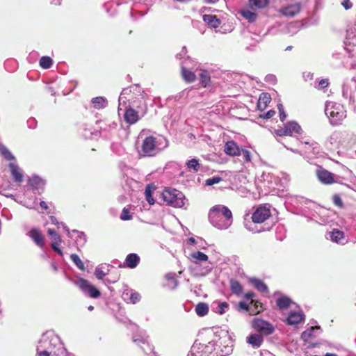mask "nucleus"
I'll use <instances>...</instances> for the list:
<instances>
[{
	"label": "nucleus",
	"mask_w": 356,
	"mask_h": 356,
	"mask_svg": "<svg viewBox=\"0 0 356 356\" xmlns=\"http://www.w3.org/2000/svg\"><path fill=\"white\" fill-rule=\"evenodd\" d=\"M142 139L141 149L139 154L142 157L154 156L168 146V140L162 136H143L140 134Z\"/></svg>",
	"instance_id": "f257e3e1"
},
{
	"label": "nucleus",
	"mask_w": 356,
	"mask_h": 356,
	"mask_svg": "<svg viewBox=\"0 0 356 356\" xmlns=\"http://www.w3.org/2000/svg\"><path fill=\"white\" fill-rule=\"evenodd\" d=\"M209 220L216 228L221 230L227 229L232 224V213L227 207L218 204L210 209Z\"/></svg>",
	"instance_id": "f03ea898"
},
{
	"label": "nucleus",
	"mask_w": 356,
	"mask_h": 356,
	"mask_svg": "<svg viewBox=\"0 0 356 356\" xmlns=\"http://www.w3.org/2000/svg\"><path fill=\"white\" fill-rule=\"evenodd\" d=\"M37 350L49 351L57 356H64L67 352L60 337L52 332H47L42 335Z\"/></svg>",
	"instance_id": "7ed1b4c3"
},
{
	"label": "nucleus",
	"mask_w": 356,
	"mask_h": 356,
	"mask_svg": "<svg viewBox=\"0 0 356 356\" xmlns=\"http://www.w3.org/2000/svg\"><path fill=\"white\" fill-rule=\"evenodd\" d=\"M144 99V92L139 85H132L124 88L119 97L118 112L122 110V106L131 104L132 106L139 107Z\"/></svg>",
	"instance_id": "20e7f679"
},
{
	"label": "nucleus",
	"mask_w": 356,
	"mask_h": 356,
	"mask_svg": "<svg viewBox=\"0 0 356 356\" xmlns=\"http://www.w3.org/2000/svg\"><path fill=\"white\" fill-rule=\"evenodd\" d=\"M325 113L333 126L341 124L342 121L346 118V111L343 106L334 102H326Z\"/></svg>",
	"instance_id": "39448f33"
},
{
	"label": "nucleus",
	"mask_w": 356,
	"mask_h": 356,
	"mask_svg": "<svg viewBox=\"0 0 356 356\" xmlns=\"http://www.w3.org/2000/svg\"><path fill=\"white\" fill-rule=\"evenodd\" d=\"M161 196L166 204L176 208H182L187 202L184 195L175 188H165Z\"/></svg>",
	"instance_id": "423d86ee"
},
{
	"label": "nucleus",
	"mask_w": 356,
	"mask_h": 356,
	"mask_svg": "<svg viewBox=\"0 0 356 356\" xmlns=\"http://www.w3.org/2000/svg\"><path fill=\"white\" fill-rule=\"evenodd\" d=\"M277 3L280 6L278 13L286 17L293 18L301 10V3L296 0H277Z\"/></svg>",
	"instance_id": "0eeeda50"
},
{
	"label": "nucleus",
	"mask_w": 356,
	"mask_h": 356,
	"mask_svg": "<svg viewBox=\"0 0 356 356\" xmlns=\"http://www.w3.org/2000/svg\"><path fill=\"white\" fill-rule=\"evenodd\" d=\"M218 341L211 340L207 344L198 342L197 340L191 346L188 356H214L213 352L216 350Z\"/></svg>",
	"instance_id": "6e6552de"
},
{
	"label": "nucleus",
	"mask_w": 356,
	"mask_h": 356,
	"mask_svg": "<svg viewBox=\"0 0 356 356\" xmlns=\"http://www.w3.org/2000/svg\"><path fill=\"white\" fill-rule=\"evenodd\" d=\"M346 134L339 131H335L326 139L325 145L331 150H338L345 143Z\"/></svg>",
	"instance_id": "1a4fd4ad"
},
{
	"label": "nucleus",
	"mask_w": 356,
	"mask_h": 356,
	"mask_svg": "<svg viewBox=\"0 0 356 356\" xmlns=\"http://www.w3.org/2000/svg\"><path fill=\"white\" fill-rule=\"evenodd\" d=\"M181 76L185 81L187 83H193L196 79V74L197 69L194 71L193 61L190 58L186 59L181 64Z\"/></svg>",
	"instance_id": "9d476101"
},
{
	"label": "nucleus",
	"mask_w": 356,
	"mask_h": 356,
	"mask_svg": "<svg viewBox=\"0 0 356 356\" xmlns=\"http://www.w3.org/2000/svg\"><path fill=\"white\" fill-rule=\"evenodd\" d=\"M252 327L261 335H270L275 331L273 324L261 318H254L252 322Z\"/></svg>",
	"instance_id": "9b49d317"
},
{
	"label": "nucleus",
	"mask_w": 356,
	"mask_h": 356,
	"mask_svg": "<svg viewBox=\"0 0 356 356\" xmlns=\"http://www.w3.org/2000/svg\"><path fill=\"white\" fill-rule=\"evenodd\" d=\"M76 284L85 295L91 298H97L101 296L99 290L92 285L87 280L80 278Z\"/></svg>",
	"instance_id": "f8f14e48"
},
{
	"label": "nucleus",
	"mask_w": 356,
	"mask_h": 356,
	"mask_svg": "<svg viewBox=\"0 0 356 356\" xmlns=\"http://www.w3.org/2000/svg\"><path fill=\"white\" fill-rule=\"evenodd\" d=\"M270 206L264 204L259 206L252 213V220L254 223H262L271 216Z\"/></svg>",
	"instance_id": "ddd939ff"
},
{
	"label": "nucleus",
	"mask_w": 356,
	"mask_h": 356,
	"mask_svg": "<svg viewBox=\"0 0 356 356\" xmlns=\"http://www.w3.org/2000/svg\"><path fill=\"white\" fill-rule=\"evenodd\" d=\"M343 50L348 57H356V34L353 32L347 31Z\"/></svg>",
	"instance_id": "4468645a"
},
{
	"label": "nucleus",
	"mask_w": 356,
	"mask_h": 356,
	"mask_svg": "<svg viewBox=\"0 0 356 356\" xmlns=\"http://www.w3.org/2000/svg\"><path fill=\"white\" fill-rule=\"evenodd\" d=\"M316 175L318 180L324 184L339 183V177L334 175L325 169L320 168L317 170Z\"/></svg>",
	"instance_id": "2eb2a0df"
},
{
	"label": "nucleus",
	"mask_w": 356,
	"mask_h": 356,
	"mask_svg": "<svg viewBox=\"0 0 356 356\" xmlns=\"http://www.w3.org/2000/svg\"><path fill=\"white\" fill-rule=\"evenodd\" d=\"M28 184L35 193L41 194L44 191L46 181L39 176L33 175L29 178Z\"/></svg>",
	"instance_id": "dca6fc26"
},
{
	"label": "nucleus",
	"mask_w": 356,
	"mask_h": 356,
	"mask_svg": "<svg viewBox=\"0 0 356 356\" xmlns=\"http://www.w3.org/2000/svg\"><path fill=\"white\" fill-rule=\"evenodd\" d=\"M326 238L338 245H343L348 243V238L344 232L338 229H334L331 232H327Z\"/></svg>",
	"instance_id": "f3484780"
},
{
	"label": "nucleus",
	"mask_w": 356,
	"mask_h": 356,
	"mask_svg": "<svg viewBox=\"0 0 356 356\" xmlns=\"http://www.w3.org/2000/svg\"><path fill=\"white\" fill-rule=\"evenodd\" d=\"M124 106L125 111L124 113V120L129 124H136L139 120L138 113L135 111L131 106V104L122 105Z\"/></svg>",
	"instance_id": "a211bd4d"
},
{
	"label": "nucleus",
	"mask_w": 356,
	"mask_h": 356,
	"mask_svg": "<svg viewBox=\"0 0 356 356\" xmlns=\"http://www.w3.org/2000/svg\"><path fill=\"white\" fill-rule=\"evenodd\" d=\"M8 168L13 181L17 184H21L24 177L23 170L16 163H10Z\"/></svg>",
	"instance_id": "6ab92c4d"
},
{
	"label": "nucleus",
	"mask_w": 356,
	"mask_h": 356,
	"mask_svg": "<svg viewBox=\"0 0 356 356\" xmlns=\"http://www.w3.org/2000/svg\"><path fill=\"white\" fill-rule=\"evenodd\" d=\"M305 316L302 311L300 312H290L286 319V323L289 325H298L305 321Z\"/></svg>",
	"instance_id": "aec40b11"
},
{
	"label": "nucleus",
	"mask_w": 356,
	"mask_h": 356,
	"mask_svg": "<svg viewBox=\"0 0 356 356\" xmlns=\"http://www.w3.org/2000/svg\"><path fill=\"white\" fill-rule=\"evenodd\" d=\"M80 134L86 139L92 138L93 136H99L101 134L100 131L95 130L90 126L83 124L79 129Z\"/></svg>",
	"instance_id": "412c9836"
},
{
	"label": "nucleus",
	"mask_w": 356,
	"mask_h": 356,
	"mask_svg": "<svg viewBox=\"0 0 356 356\" xmlns=\"http://www.w3.org/2000/svg\"><path fill=\"white\" fill-rule=\"evenodd\" d=\"M254 307H256L255 310L251 311V308L245 302L241 301L238 305V311L243 313H249L250 315H254L263 310L261 303L259 302H256L254 303Z\"/></svg>",
	"instance_id": "4be33fe9"
},
{
	"label": "nucleus",
	"mask_w": 356,
	"mask_h": 356,
	"mask_svg": "<svg viewBox=\"0 0 356 356\" xmlns=\"http://www.w3.org/2000/svg\"><path fill=\"white\" fill-rule=\"evenodd\" d=\"M140 257L136 253H129L127 255L123 267H127L131 269L135 268L140 263Z\"/></svg>",
	"instance_id": "5701e85b"
},
{
	"label": "nucleus",
	"mask_w": 356,
	"mask_h": 356,
	"mask_svg": "<svg viewBox=\"0 0 356 356\" xmlns=\"http://www.w3.org/2000/svg\"><path fill=\"white\" fill-rule=\"evenodd\" d=\"M29 236L35 242V243L40 248L44 245V238L41 232L36 229L32 228L29 232Z\"/></svg>",
	"instance_id": "b1692460"
},
{
	"label": "nucleus",
	"mask_w": 356,
	"mask_h": 356,
	"mask_svg": "<svg viewBox=\"0 0 356 356\" xmlns=\"http://www.w3.org/2000/svg\"><path fill=\"white\" fill-rule=\"evenodd\" d=\"M321 330L320 326L311 327L310 328L305 330L301 334V339L304 341H308L312 337H316L321 333Z\"/></svg>",
	"instance_id": "393cba45"
},
{
	"label": "nucleus",
	"mask_w": 356,
	"mask_h": 356,
	"mask_svg": "<svg viewBox=\"0 0 356 356\" xmlns=\"http://www.w3.org/2000/svg\"><path fill=\"white\" fill-rule=\"evenodd\" d=\"M192 273L195 276H205L211 272V268L209 266H201L200 264H193L191 266Z\"/></svg>",
	"instance_id": "a878e982"
},
{
	"label": "nucleus",
	"mask_w": 356,
	"mask_h": 356,
	"mask_svg": "<svg viewBox=\"0 0 356 356\" xmlns=\"http://www.w3.org/2000/svg\"><path fill=\"white\" fill-rule=\"evenodd\" d=\"M122 298L129 303L136 304L140 300V295L133 290H127L123 292Z\"/></svg>",
	"instance_id": "bb28decb"
},
{
	"label": "nucleus",
	"mask_w": 356,
	"mask_h": 356,
	"mask_svg": "<svg viewBox=\"0 0 356 356\" xmlns=\"http://www.w3.org/2000/svg\"><path fill=\"white\" fill-rule=\"evenodd\" d=\"M247 343L251 345L254 348H259L263 341L264 337L261 334L254 333L247 337Z\"/></svg>",
	"instance_id": "cd10ccee"
},
{
	"label": "nucleus",
	"mask_w": 356,
	"mask_h": 356,
	"mask_svg": "<svg viewBox=\"0 0 356 356\" xmlns=\"http://www.w3.org/2000/svg\"><path fill=\"white\" fill-rule=\"evenodd\" d=\"M240 147L234 140H229L225 145V152L229 156H238L240 154Z\"/></svg>",
	"instance_id": "c85d7f7f"
},
{
	"label": "nucleus",
	"mask_w": 356,
	"mask_h": 356,
	"mask_svg": "<svg viewBox=\"0 0 356 356\" xmlns=\"http://www.w3.org/2000/svg\"><path fill=\"white\" fill-rule=\"evenodd\" d=\"M203 21L211 29L218 28L221 24V21L216 16L213 15H204Z\"/></svg>",
	"instance_id": "c756f323"
},
{
	"label": "nucleus",
	"mask_w": 356,
	"mask_h": 356,
	"mask_svg": "<svg viewBox=\"0 0 356 356\" xmlns=\"http://www.w3.org/2000/svg\"><path fill=\"white\" fill-rule=\"evenodd\" d=\"M112 267L109 264H102L96 267L95 275L97 279L101 280L108 273L110 268Z\"/></svg>",
	"instance_id": "7c9ffc66"
},
{
	"label": "nucleus",
	"mask_w": 356,
	"mask_h": 356,
	"mask_svg": "<svg viewBox=\"0 0 356 356\" xmlns=\"http://www.w3.org/2000/svg\"><path fill=\"white\" fill-rule=\"evenodd\" d=\"M197 72H198L197 75L200 77V82L202 86L207 87L209 86L211 79L210 72L203 69L197 70Z\"/></svg>",
	"instance_id": "2f4dec72"
},
{
	"label": "nucleus",
	"mask_w": 356,
	"mask_h": 356,
	"mask_svg": "<svg viewBox=\"0 0 356 356\" xmlns=\"http://www.w3.org/2000/svg\"><path fill=\"white\" fill-rule=\"evenodd\" d=\"M228 307L229 305L227 302L214 301L211 304L212 311L219 314H224Z\"/></svg>",
	"instance_id": "473e14b6"
},
{
	"label": "nucleus",
	"mask_w": 356,
	"mask_h": 356,
	"mask_svg": "<svg viewBox=\"0 0 356 356\" xmlns=\"http://www.w3.org/2000/svg\"><path fill=\"white\" fill-rule=\"evenodd\" d=\"M292 303V300L286 296H281L276 300V305L281 310L287 309Z\"/></svg>",
	"instance_id": "72a5a7b5"
},
{
	"label": "nucleus",
	"mask_w": 356,
	"mask_h": 356,
	"mask_svg": "<svg viewBox=\"0 0 356 356\" xmlns=\"http://www.w3.org/2000/svg\"><path fill=\"white\" fill-rule=\"evenodd\" d=\"M270 0H248V5L251 9H264L269 4Z\"/></svg>",
	"instance_id": "f704fd0d"
},
{
	"label": "nucleus",
	"mask_w": 356,
	"mask_h": 356,
	"mask_svg": "<svg viewBox=\"0 0 356 356\" xmlns=\"http://www.w3.org/2000/svg\"><path fill=\"white\" fill-rule=\"evenodd\" d=\"M72 233L76 234L75 243L77 246L81 248L83 247L87 242L86 234L83 232H81L76 229H73Z\"/></svg>",
	"instance_id": "c9c22d12"
},
{
	"label": "nucleus",
	"mask_w": 356,
	"mask_h": 356,
	"mask_svg": "<svg viewBox=\"0 0 356 356\" xmlns=\"http://www.w3.org/2000/svg\"><path fill=\"white\" fill-rule=\"evenodd\" d=\"M92 106L96 109H102L106 107L108 102L107 99L104 97H96L91 99Z\"/></svg>",
	"instance_id": "e433bc0d"
},
{
	"label": "nucleus",
	"mask_w": 356,
	"mask_h": 356,
	"mask_svg": "<svg viewBox=\"0 0 356 356\" xmlns=\"http://www.w3.org/2000/svg\"><path fill=\"white\" fill-rule=\"evenodd\" d=\"M289 136L293 134H300L302 129L301 127L295 121H291L285 124Z\"/></svg>",
	"instance_id": "4c0bfd02"
},
{
	"label": "nucleus",
	"mask_w": 356,
	"mask_h": 356,
	"mask_svg": "<svg viewBox=\"0 0 356 356\" xmlns=\"http://www.w3.org/2000/svg\"><path fill=\"white\" fill-rule=\"evenodd\" d=\"M191 260L193 264H199L200 261H207L208 256L200 251H197L191 254Z\"/></svg>",
	"instance_id": "58836bf2"
},
{
	"label": "nucleus",
	"mask_w": 356,
	"mask_h": 356,
	"mask_svg": "<svg viewBox=\"0 0 356 356\" xmlns=\"http://www.w3.org/2000/svg\"><path fill=\"white\" fill-rule=\"evenodd\" d=\"M270 96L268 93H261L259 98L258 108L261 110H264L267 106V104L270 102Z\"/></svg>",
	"instance_id": "ea45409f"
},
{
	"label": "nucleus",
	"mask_w": 356,
	"mask_h": 356,
	"mask_svg": "<svg viewBox=\"0 0 356 356\" xmlns=\"http://www.w3.org/2000/svg\"><path fill=\"white\" fill-rule=\"evenodd\" d=\"M133 341L137 344V346L141 348L143 352L147 353L148 351L152 350V346L149 344L146 339H134Z\"/></svg>",
	"instance_id": "a19ab883"
},
{
	"label": "nucleus",
	"mask_w": 356,
	"mask_h": 356,
	"mask_svg": "<svg viewBox=\"0 0 356 356\" xmlns=\"http://www.w3.org/2000/svg\"><path fill=\"white\" fill-rule=\"evenodd\" d=\"M251 283L261 293L268 292L267 285L262 280L257 278H253L251 280Z\"/></svg>",
	"instance_id": "79ce46f5"
},
{
	"label": "nucleus",
	"mask_w": 356,
	"mask_h": 356,
	"mask_svg": "<svg viewBox=\"0 0 356 356\" xmlns=\"http://www.w3.org/2000/svg\"><path fill=\"white\" fill-rule=\"evenodd\" d=\"M186 168L188 171L193 172H197L200 170V164L197 159H192L188 160L186 163Z\"/></svg>",
	"instance_id": "37998d69"
},
{
	"label": "nucleus",
	"mask_w": 356,
	"mask_h": 356,
	"mask_svg": "<svg viewBox=\"0 0 356 356\" xmlns=\"http://www.w3.org/2000/svg\"><path fill=\"white\" fill-rule=\"evenodd\" d=\"M239 13L250 22H254L257 18V13L250 10L248 8L241 9Z\"/></svg>",
	"instance_id": "c03bdc74"
},
{
	"label": "nucleus",
	"mask_w": 356,
	"mask_h": 356,
	"mask_svg": "<svg viewBox=\"0 0 356 356\" xmlns=\"http://www.w3.org/2000/svg\"><path fill=\"white\" fill-rule=\"evenodd\" d=\"M220 346H219V348L220 349L217 351V353H216L217 356H227L232 353V350H233L232 345H229V344L222 345V341H220Z\"/></svg>",
	"instance_id": "a18cd8bd"
},
{
	"label": "nucleus",
	"mask_w": 356,
	"mask_h": 356,
	"mask_svg": "<svg viewBox=\"0 0 356 356\" xmlns=\"http://www.w3.org/2000/svg\"><path fill=\"white\" fill-rule=\"evenodd\" d=\"M230 289L233 293L240 296L243 292V287L240 282L236 280L232 279L229 282Z\"/></svg>",
	"instance_id": "49530a36"
},
{
	"label": "nucleus",
	"mask_w": 356,
	"mask_h": 356,
	"mask_svg": "<svg viewBox=\"0 0 356 356\" xmlns=\"http://www.w3.org/2000/svg\"><path fill=\"white\" fill-rule=\"evenodd\" d=\"M0 154L7 161H15V157L2 143H0Z\"/></svg>",
	"instance_id": "de8ad7c7"
},
{
	"label": "nucleus",
	"mask_w": 356,
	"mask_h": 356,
	"mask_svg": "<svg viewBox=\"0 0 356 356\" xmlns=\"http://www.w3.org/2000/svg\"><path fill=\"white\" fill-rule=\"evenodd\" d=\"M209 306L207 303L199 302L195 307V312L199 316H204L208 314Z\"/></svg>",
	"instance_id": "09e8293b"
},
{
	"label": "nucleus",
	"mask_w": 356,
	"mask_h": 356,
	"mask_svg": "<svg viewBox=\"0 0 356 356\" xmlns=\"http://www.w3.org/2000/svg\"><path fill=\"white\" fill-rule=\"evenodd\" d=\"M273 179H275L274 176L266 172H263L260 177V181L264 184H266V186L268 188L273 187Z\"/></svg>",
	"instance_id": "8fccbe9b"
},
{
	"label": "nucleus",
	"mask_w": 356,
	"mask_h": 356,
	"mask_svg": "<svg viewBox=\"0 0 356 356\" xmlns=\"http://www.w3.org/2000/svg\"><path fill=\"white\" fill-rule=\"evenodd\" d=\"M53 65V60L47 56L41 57L40 59V65L43 69H49Z\"/></svg>",
	"instance_id": "3c124183"
},
{
	"label": "nucleus",
	"mask_w": 356,
	"mask_h": 356,
	"mask_svg": "<svg viewBox=\"0 0 356 356\" xmlns=\"http://www.w3.org/2000/svg\"><path fill=\"white\" fill-rule=\"evenodd\" d=\"M50 220L52 224L57 225L58 227H60V226H62L63 229L67 232V236L70 238H72V236L71 235V232L70 231L69 228L65 225V223H63V222H58L57 218L54 216H51Z\"/></svg>",
	"instance_id": "603ef678"
},
{
	"label": "nucleus",
	"mask_w": 356,
	"mask_h": 356,
	"mask_svg": "<svg viewBox=\"0 0 356 356\" xmlns=\"http://www.w3.org/2000/svg\"><path fill=\"white\" fill-rule=\"evenodd\" d=\"M70 258L79 269L82 270H84V264L77 254H72L70 255Z\"/></svg>",
	"instance_id": "864d4df0"
},
{
	"label": "nucleus",
	"mask_w": 356,
	"mask_h": 356,
	"mask_svg": "<svg viewBox=\"0 0 356 356\" xmlns=\"http://www.w3.org/2000/svg\"><path fill=\"white\" fill-rule=\"evenodd\" d=\"M303 143L308 145V149L312 151L314 154H318L319 153V145L318 143L315 141H312L311 143L309 141H305Z\"/></svg>",
	"instance_id": "5fc2aeb1"
},
{
	"label": "nucleus",
	"mask_w": 356,
	"mask_h": 356,
	"mask_svg": "<svg viewBox=\"0 0 356 356\" xmlns=\"http://www.w3.org/2000/svg\"><path fill=\"white\" fill-rule=\"evenodd\" d=\"M222 181V178L218 176H214L211 178L206 179L205 185L206 186H213L214 184H218Z\"/></svg>",
	"instance_id": "6e6d98bb"
},
{
	"label": "nucleus",
	"mask_w": 356,
	"mask_h": 356,
	"mask_svg": "<svg viewBox=\"0 0 356 356\" xmlns=\"http://www.w3.org/2000/svg\"><path fill=\"white\" fill-rule=\"evenodd\" d=\"M238 156H241L245 162L251 161L250 152L245 149H241L240 154Z\"/></svg>",
	"instance_id": "4d7b16f0"
},
{
	"label": "nucleus",
	"mask_w": 356,
	"mask_h": 356,
	"mask_svg": "<svg viewBox=\"0 0 356 356\" xmlns=\"http://www.w3.org/2000/svg\"><path fill=\"white\" fill-rule=\"evenodd\" d=\"M145 194L146 197V200L148 202V203L151 205L154 204V200L152 197V191L150 189L149 186H147L145 191Z\"/></svg>",
	"instance_id": "13d9d810"
},
{
	"label": "nucleus",
	"mask_w": 356,
	"mask_h": 356,
	"mask_svg": "<svg viewBox=\"0 0 356 356\" xmlns=\"http://www.w3.org/2000/svg\"><path fill=\"white\" fill-rule=\"evenodd\" d=\"M120 219L122 220H129L132 219V215L130 214L129 210L127 208H124L120 214Z\"/></svg>",
	"instance_id": "bf43d9fd"
},
{
	"label": "nucleus",
	"mask_w": 356,
	"mask_h": 356,
	"mask_svg": "<svg viewBox=\"0 0 356 356\" xmlns=\"http://www.w3.org/2000/svg\"><path fill=\"white\" fill-rule=\"evenodd\" d=\"M61 243V240L59 241H53L51 245L52 249L57 252L59 255L63 256V251L58 247L59 244Z\"/></svg>",
	"instance_id": "052dcab7"
},
{
	"label": "nucleus",
	"mask_w": 356,
	"mask_h": 356,
	"mask_svg": "<svg viewBox=\"0 0 356 356\" xmlns=\"http://www.w3.org/2000/svg\"><path fill=\"white\" fill-rule=\"evenodd\" d=\"M277 108L280 113V119L282 122H283L286 118V114L284 110V106L282 104H277Z\"/></svg>",
	"instance_id": "680f3d73"
},
{
	"label": "nucleus",
	"mask_w": 356,
	"mask_h": 356,
	"mask_svg": "<svg viewBox=\"0 0 356 356\" xmlns=\"http://www.w3.org/2000/svg\"><path fill=\"white\" fill-rule=\"evenodd\" d=\"M328 85H329L328 79H321L318 81L317 86H316V88L319 90H321V89H324L326 87H327Z\"/></svg>",
	"instance_id": "e2e57ef3"
},
{
	"label": "nucleus",
	"mask_w": 356,
	"mask_h": 356,
	"mask_svg": "<svg viewBox=\"0 0 356 356\" xmlns=\"http://www.w3.org/2000/svg\"><path fill=\"white\" fill-rule=\"evenodd\" d=\"M287 130L288 129H286V125L284 124V127L276 129L275 132L276 135L279 136H289Z\"/></svg>",
	"instance_id": "0e129e2a"
},
{
	"label": "nucleus",
	"mask_w": 356,
	"mask_h": 356,
	"mask_svg": "<svg viewBox=\"0 0 356 356\" xmlns=\"http://www.w3.org/2000/svg\"><path fill=\"white\" fill-rule=\"evenodd\" d=\"M332 200H333L334 204L336 206H337L340 208L343 207V202H342L341 198L339 197V195H333Z\"/></svg>",
	"instance_id": "69168bd1"
},
{
	"label": "nucleus",
	"mask_w": 356,
	"mask_h": 356,
	"mask_svg": "<svg viewBox=\"0 0 356 356\" xmlns=\"http://www.w3.org/2000/svg\"><path fill=\"white\" fill-rule=\"evenodd\" d=\"M47 233L52 237L53 241H59L60 239L56 232L53 229H48Z\"/></svg>",
	"instance_id": "338daca9"
},
{
	"label": "nucleus",
	"mask_w": 356,
	"mask_h": 356,
	"mask_svg": "<svg viewBox=\"0 0 356 356\" xmlns=\"http://www.w3.org/2000/svg\"><path fill=\"white\" fill-rule=\"evenodd\" d=\"M265 81L266 82H270V83H275L277 81V78H276L275 75L272 74H267L266 76Z\"/></svg>",
	"instance_id": "774afa93"
}]
</instances>
